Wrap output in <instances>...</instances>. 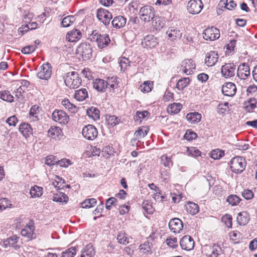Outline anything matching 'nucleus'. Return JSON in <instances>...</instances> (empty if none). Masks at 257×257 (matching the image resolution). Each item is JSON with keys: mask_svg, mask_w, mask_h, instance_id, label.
<instances>
[{"mask_svg": "<svg viewBox=\"0 0 257 257\" xmlns=\"http://www.w3.org/2000/svg\"><path fill=\"white\" fill-rule=\"evenodd\" d=\"M19 131L25 138L30 137L33 134V129L29 123H22L19 126Z\"/></svg>", "mask_w": 257, "mask_h": 257, "instance_id": "24", "label": "nucleus"}, {"mask_svg": "<svg viewBox=\"0 0 257 257\" xmlns=\"http://www.w3.org/2000/svg\"><path fill=\"white\" fill-rule=\"evenodd\" d=\"M37 46L36 45H28L24 48L21 50L22 53L24 54H29L33 52L36 49Z\"/></svg>", "mask_w": 257, "mask_h": 257, "instance_id": "57", "label": "nucleus"}, {"mask_svg": "<svg viewBox=\"0 0 257 257\" xmlns=\"http://www.w3.org/2000/svg\"><path fill=\"white\" fill-rule=\"evenodd\" d=\"M226 201L232 206H235L239 203L241 199L236 195H230L228 197Z\"/></svg>", "mask_w": 257, "mask_h": 257, "instance_id": "45", "label": "nucleus"}, {"mask_svg": "<svg viewBox=\"0 0 257 257\" xmlns=\"http://www.w3.org/2000/svg\"><path fill=\"white\" fill-rule=\"evenodd\" d=\"M206 249L210 251V252L206 253V256L208 257H217L222 252L221 247L218 244H214L212 246H207Z\"/></svg>", "mask_w": 257, "mask_h": 257, "instance_id": "21", "label": "nucleus"}, {"mask_svg": "<svg viewBox=\"0 0 257 257\" xmlns=\"http://www.w3.org/2000/svg\"><path fill=\"white\" fill-rule=\"evenodd\" d=\"M82 134L87 140H93L97 136L98 132L94 125L88 124L83 127Z\"/></svg>", "mask_w": 257, "mask_h": 257, "instance_id": "7", "label": "nucleus"}, {"mask_svg": "<svg viewBox=\"0 0 257 257\" xmlns=\"http://www.w3.org/2000/svg\"><path fill=\"white\" fill-rule=\"evenodd\" d=\"M153 85V81H144V82L140 85V89L142 92H149L152 90Z\"/></svg>", "mask_w": 257, "mask_h": 257, "instance_id": "38", "label": "nucleus"}, {"mask_svg": "<svg viewBox=\"0 0 257 257\" xmlns=\"http://www.w3.org/2000/svg\"><path fill=\"white\" fill-rule=\"evenodd\" d=\"M52 73L51 66L49 63H46L41 66V70L37 74L39 79L48 80L51 77Z\"/></svg>", "mask_w": 257, "mask_h": 257, "instance_id": "11", "label": "nucleus"}, {"mask_svg": "<svg viewBox=\"0 0 257 257\" xmlns=\"http://www.w3.org/2000/svg\"><path fill=\"white\" fill-rule=\"evenodd\" d=\"M96 204V200L95 198L86 199L81 203V207L84 208H89L94 206Z\"/></svg>", "mask_w": 257, "mask_h": 257, "instance_id": "42", "label": "nucleus"}, {"mask_svg": "<svg viewBox=\"0 0 257 257\" xmlns=\"http://www.w3.org/2000/svg\"><path fill=\"white\" fill-rule=\"evenodd\" d=\"M250 75V70L248 65L243 63L239 65L237 72V76L240 79L245 80Z\"/></svg>", "mask_w": 257, "mask_h": 257, "instance_id": "14", "label": "nucleus"}, {"mask_svg": "<svg viewBox=\"0 0 257 257\" xmlns=\"http://www.w3.org/2000/svg\"><path fill=\"white\" fill-rule=\"evenodd\" d=\"M58 160L56 159L55 157L53 155H50L46 158L45 164L48 166H52L55 163H57Z\"/></svg>", "mask_w": 257, "mask_h": 257, "instance_id": "61", "label": "nucleus"}, {"mask_svg": "<svg viewBox=\"0 0 257 257\" xmlns=\"http://www.w3.org/2000/svg\"><path fill=\"white\" fill-rule=\"evenodd\" d=\"M0 98L4 101H6L9 102H12L14 101L13 96L8 91L0 92Z\"/></svg>", "mask_w": 257, "mask_h": 257, "instance_id": "43", "label": "nucleus"}, {"mask_svg": "<svg viewBox=\"0 0 257 257\" xmlns=\"http://www.w3.org/2000/svg\"><path fill=\"white\" fill-rule=\"evenodd\" d=\"M86 113L89 117H92L94 120L99 118V110L95 107L92 106L88 108Z\"/></svg>", "mask_w": 257, "mask_h": 257, "instance_id": "32", "label": "nucleus"}, {"mask_svg": "<svg viewBox=\"0 0 257 257\" xmlns=\"http://www.w3.org/2000/svg\"><path fill=\"white\" fill-rule=\"evenodd\" d=\"M97 17L105 25H108L112 18L111 14L104 9H99L97 10Z\"/></svg>", "mask_w": 257, "mask_h": 257, "instance_id": "10", "label": "nucleus"}, {"mask_svg": "<svg viewBox=\"0 0 257 257\" xmlns=\"http://www.w3.org/2000/svg\"><path fill=\"white\" fill-rule=\"evenodd\" d=\"M220 37L219 30L213 27L206 29L203 32V38L206 40L213 41Z\"/></svg>", "mask_w": 257, "mask_h": 257, "instance_id": "8", "label": "nucleus"}, {"mask_svg": "<svg viewBox=\"0 0 257 257\" xmlns=\"http://www.w3.org/2000/svg\"><path fill=\"white\" fill-rule=\"evenodd\" d=\"M182 108V105L180 103H173L170 104L167 108V111L171 114L179 113Z\"/></svg>", "mask_w": 257, "mask_h": 257, "instance_id": "27", "label": "nucleus"}, {"mask_svg": "<svg viewBox=\"0 0 257 257\" xmlns=\"http://www.w3.org/2000/svg\"><path fill=\"white\" fill-rule=\"evenodd\" d=\"M232 216L229 214H225L221 218V221L228 228L232 227Z\"/></svg>", "mask_w": 257, "mask_h": 257, "instance_id": "53", "label": "nucleus"}, {"mask_svg": "<svg viewBox=\"0 0 257 257\" xmlns=\"http://www.w3.org/2000/svg\"><path fill=\"white\" fill-rule=\"evenodd\" d=\"M167 244L170 247L175 248L178 246L177 238L175 237H170L166 239Z\"/></svg>", "mask_w": 257, "mask_h": 257, "instance_id": "58", "label": "nucleus"}, {"mask_svg": "<svg viewBox=\"0 0 257 257\" xmlns=\"http://www.w3.org/2000/svg\"><path fill=\"white\" fill-rule=\"evenodd\" d=\"M126 22V19L122 16L115 17L111 22L113 27L116 29H119L123 27Z\"/></svg>", "mask_w": 257, "mask_h": 257, "instance_id": "22", "label": "nucleus"}, {"mask_svg": "<svg viewBox=\"0 0 257 257\" xmlns=\"http://www.w3.org/2000/svg\"><path fill=\"white\" fill-rule=\"evenodd\" d=\"M203 5L201 0H190L187 4L188 12L193 15L199 14L203 9Z\"/></svg>", "mask_w": 257, "mask_h": 257, "instance_id": "5", "label": "nucleus"}, {"mask_svg": "<svg viewBox=\"0 0 257 257\" xmlns=\"http://www.w3.org/2000/svg\"><path fill=\"white\" fill-rule=\"evenodd\" d=\"M149 129L147 127H139L135 133V137L136 139H140L145 137L148 134Z\"/></svg>", "mask_w": 257, "mask_h": 257, "instance_id": "35", "label": "nucleus"}, {"mask_svg": "<svg viewBox=\"0 0 257 257\" xmlns=\"http://www.w3.org/2000/svg\"><path fill=\"white\" fill-rule=\"evenodd\" d=\"M148 114V112L144 111L142 112L137 111L136 115L134 116V119L136 121H139L141 122L143 118H145Z\"/></svg>", "mask_w": 257, "mask_h": 257, "instance_id": "55", "label": "nucleus"}, {"mask_svg": "<svg viewBox=\"0 0 257 257\" xmlns=\"http://www.w3.org/2000/svg\"><path fill=\"white\" fill-rule=\"evenodd\" d=\"M61 103L66 109H67L71 112L75 113L77 111V107L71 103L68 99L63 100Z\"/></svg>", "mask_w": 257, "mask_h": 257, "instance_id": "37", "label": "nucleus"}, {"mask_svg": "<svg viewBox=\"0 0 257 257\" xmlns=\"http://www.w3.org/2000/svg\"><path fill=\"white\" fill-rule=\"evenodd\" d=\"M228 103L226 102L224 103L219 104L217 107V111L219 114H223L228 109Z\"/></svg>", "mask_w": 257, "mask_h": 257, "instance_id": "52", "label": "nucleus"}, {"mask_svg": "<svg viewBox=\"0 0 257 257\" xmlns=\"http://www.w3.org/2000/svg\"><path fill=\"white\" fill-rule=\"evenodd\" d=\"M76 248L75 247H71L63 251L60 257H74L76 254Z\"/></svg>", "mask_w": 257, "mask_h": 257, "instance_id": "46", "label": "nucleus"}, {"mask_svg": "<svg viewBox=\"0 0 257 257\" xmlns=\"http://www.w3.org/2000/svg\"><path fill=\"white\" fill-rule=\"evenodd\" d=\"M52 118L61 124H66L69 120L68 115L61 110H55L52 113Z\"/></svg>", "mask_w": 257, "mask_h": 257, "instance_id": "9", "label": "nucleus"}, {"mask_svg": "<svg viewBox=\"0 0 257 257\" xmlns=\"http://www.w3.org/2000/svg\"><path fill=\"white\" fill-rule=\"evenodd\" d=\"M53 200L60 203H66L68 200V197L63 192H58L54 194Z\"/></svg>", "mask_w": 257, "mask_h": 257, "instance_id": "33", "label": "nucleus"}, {"mask_svg": "<svg viewBox=\"0 0 257 257\" xmlns=\"http://www.w3.org/2000/svg\"><path fill=\"white\" fill-rule=\"evenodd\" d=\"M166 33L172 40L177 38H180L182 36V33L180 32V30L174 27L170 28Z\"/></svg>", "mask_w": 257, "mask_h": 257, "instance_id": "28", "label": "nucleus"}, {"mask_svg": "<svg viewBox=\"0 0 257 257\" xmlns=\"http://www.w3.org/2000/svg\"><path fill=\"white\" fill-rule=\"evenodd\" d=\"M106 123L111 126H114L118 123V118L114 115H110L106 119Z\"/></svg>", "mask_w": 257, "mask_h": 257, "instance_id": "59", "label": "nucleus"}, {"mask_svg": "<svg viewBox=\"0 0 257 257\" xmlns=\"http://www.w3.org/2000/svg\"><path fill=\"white\" fill-rule=\"evenodd\" d=\"M161 164L165 167H170L173 165V162L171 157H169L167 155H163L161 157Z\"/></svg>", "mask_w": 257, "mask_h": 257, "instance_id": "47", "label": "nucleus"}, {"mask_svg": "<svg viewBox=\"0 0 257 257\" xmlns=\"http://www.w3.org/2000/svg\"><path fill=\"white\" fill-rule=\"evenodd\" d=\"M180 244L183 249L190 250L193 248L195 242L191 236L186 235L180 239Z\"/></svg>", "mask_w": 257, "mask_h": 257, "instance_id": "12", "label": "nucleus"}, {"mask_svg": "<svg viewBox=\"0 0 257 257\" xmlns=\"http://www.w3.org/2000/svg\"><path fill=\"white\" fill-rule=\"evenodd\" d=\"M186 118L191 123L196 124L201 120V114L196 111L190 112L186 115Z\"/></svg>", "mask_w": 257, "mask_h": 257, "instance_id": "23", "label": "nucleus"}, {"mask_svg": "<svg viewBox=\"0 0 257 257\" xmlns=\"http://www.w3.org/2000/svg\"><path fill=\"white\" fill-rule=\"evenodd\" d=\"M48 136L53 139H57L62 136V131L59 127H51L48 131Z\"/></svg>", "mask_w": 257, "mask_h": 257, "instance_id": "25", "label": "nucleus"}, {"mask_svg": "<svg viewBox=\"0 0 257 257\" xmlns=\"http://www.w3.org/2000/svg\"><path fill=\"white\" fill-rule=\"evenodd\" d=\"M242 196L246 200H249L253 197V192L248 189L244 190L241 193Z\"/></svg>", "mask_w": 257, "mask_h": 257, "instance_id": "64", "label": "nucleus"}, {"mask_svg": "<svg viewBox=\"0 0 257 257\" xmlns=\"http://www.w3.org/2000/svg\"><path fill=\"white\" fill-rule=\"evenodd\" d=\"M256 100L254 98H250L248 101V104L245 106V109L247 112L252 111L256 107Z\"/></svg>", "mask_w": 257, "mask_h": 257, "instance_id": "51", "label": "nucleus"}, {"mask_svg": "<svg viewBox=\"0 0 257 257\" xmlns=\"http://www.w3.org/2000/svg\"><path fill=\"white\" fill-rule=\"evenodd\" d=\"M139 15L141 19L145 22H149L152 20L157 21V18H155L154 12L151 6H145L141 8Z\"/></svg>", "mask_w": 257, "mask_h": 257, "instance_id": "4", "label": "nucleus"}, {"mask_svg": "<svg viewBox=\"0 0 257 257\" xmlns=\"http://www.w3.org/2000/svg\"><path fill=\"white\" fill-rule=\"evenodd\" d=\"M118 63L121 71L124 72L130 66L131 61L128 58L124 57L119 58Z\"/></svg>", "mask_w": 257, "mask_h": 257, "instance_id": "36", "label": "nucleus"}, {"mask_svg": "<svg viewBox=\"0 0 257 257\" xmlns=\"http://www.w3.org/2000/svg\"><path fill=\"white\" fill-rule=\"evenodd\" d=\"M34 230V226L26 227L22 230L21 233L23 236H26L28 238H31L32 237Z\"/></svg>", "mask_w": 257, "mask_h": 257, "instance_id": "41", "label": "nucleus"}, {"mask_svg": "<svg viewBox=\"0 0 257 257\" xmlns=\"http://www.w3.org/2000/svg\"><path fill=\"white\" fill-rule=\"evenodd\" d=\"M186 211L190 214L195 215L197 214L199 210L198 205L192 202H189L185 206Z\"/></svg>", "mask_w": 257, "mask_h": 257, "instance_id": "29", "label": "nucleus"}, {"mask_svg": "<svg viewBox=\"0 0 257 257\" xmlns=\"http://www.w3.org/2000/svg\"><path fill=\"white\" fill-rule=\"evenodd\" d=\"M76 53L80 55L83 60H89L92 56V47L89 43H81L77 47Z\"/></svg>", "mask_w": 257, "mask_h": 257, "instance_id": "3", "label": "nucleus"}, {"mask_svg": "<svg viewBox=\"0 0 257 257\" xmlns=\"http://www.w3.org/2000/svg\"><path fill=\"white\" fill-rule=\"evenodd\" d=\"M158 44L157 38L153 35H148L144 38L142 44L150 48L156 47Z\"/></svg>", "mask_w": 257, "mask_h": 257, "instance_id": "18", "label": "nucleus"}, {"mask_svg": "<svg viewBox=\"0 0 257 257\" xmlns=\"http://www.w3.org/2000/svg\"><path fill=\"white\" fill-rule=\"evenodd\" d=\"M224 156V151L220 149H215L211 152V157L214 160L219 159Z\"/></svg>", "mask_w": 257, "mask_h": 257, "instance_id": "44", "label": "nucleus"}, {"mask_svg": "<svg viewBox=\"0 0 257 257\" xmlns=\"http://www.w3.org/2000/svg\"><path fill=\"white\" fill-rule=\"evenodd\" d=\"M118 242L122 244H126L128 243V239L127 238L126 234L124 232L119 233L117 236Z\"/></svg>", "mask_w": 257, "mask_h": 257, "instance_id": "50", "label": "nucleus"}, {"mask_svg": "<svg viewBox=\"0 0 257 257\" xmlns=\"http://www.w3.org/2000/svg\"><path fill=\"white\" fill-rule=\"evenodd\" d=\"M12 207V204L7 198H3L0 199V210H4Z\"/></svg>", "mask_w": 257, "mask_h": 257, "instance_id": "48", "label": "nucleus"}, {"mask_svg": "<svg viewBox=\"0 0 257 257\" xmlns=\"http://www.w3.org/2000/svg\"><path fill=\"white\" fill-rule=\"evenodd\" d=\"M19 237L17 235H13L8 238L4 241V245L6 248L13 247L16 249L19 248L20 246L18 244V241Z\"/></svg>", "mask_w": 257, "mask_h": 257, "instance_id": "19", "label": "nucleus"}, {"mask_svg": "<svg viewBox=\"0 0 257 257\" xmlns=\"http://www.w3.org/2000/svg\"><path fill=\"white\" fill-rule=\"evenodd\" d=\"M39 106L37 105H33L30 109V115L31 117H32V119L33 120H38V117L37 115H36L38 113Z\"/></svg>", "mask_w": 257, "mask_h": 257, "instance_id": "56", "label": "nucleus"}, {"mask_svg": "<svg viewBox=\"0 0 257 257\" xmlns=\"http://www.w3.org/2000/svg\"><path fill=\"white\" fill-rule=\"evenodd\" d=\"M81 32L77 29H74L68 33L66 39L69 42H75L78 41L81 37Z\"/></svg>", "mask_w": 257, "mask_h": 257, "instance_id": "20", "label": "nucleus"}, {"mask_svg": "<svg viewBox=\"0 0 257 257\" xmlns=\"http://www.w3.org/2000/svg\"><path fill=\"white\" fill-rule=\"evenodd\" d=\"M95 255V250L92 245H87L83 250L82 251L80 257H93Z\"/></svg>", "mask_w": 257, "mask_h": 257, "instance_id": "26", "label": "nucleus"}, {"mask_svg": "<svg viewBox=\"0 0 257 257\" xmlns=\"http://www.w3.org/2000/svg\"><path fill=\"white\" fill-rule=\"evenodd\" d=\"M88 39L92 42H96L101 49L107 46L110 41L108 35L98 34L96 31H93Z\"/></svg>", "mask_w": 257, "mask_h": 257, "instance_id": "1", "label": "nucleus"}, {"mask_svg": "<svg viewBox=\"0 0 257 257\" xmlns=\"http://www.w3.org/2000/svg\"><path fill=\"white\" fill-rule=\"evenodd\" d=\"M65 80H79V76L77 72L72 71L68 72L64 77Z\"/></svg>", "mask_w": 257, "mask_h": 257, "instance_id": "54", "label": "nucleus"}, {"mask_svg": "<svg viewBox=\"0 0 257 257\" xmlns=\"http://www.w3.org/2000/svg\"><path fill=\"white\" fill-rule=\"evenodd\" d=\"M249 221L248 215L246 212H239L237 217V221L240 225H245Z\"/></svg>", "mask_w": 257, "mask_h": 257, "instance_id": "31", "label": "nucleus"}, {"mask_svg": "<svg viewBox=\"0 0 257 257\" xmlns=\"http://www.w3.org/2000/svg\"><path fill=\"white\" fill-rule=\"evenodd\" d=\"M236 66L233 63H227L222 66L221 73L225 78L234 76Z\"/></svg>", "mask_w": 257, "mask_h": 257, "instance_id": "13", "label": "nucleus"}, {"mask_svg": "<svg viewBox=\"0 0 257 257\" xmlns=\"http://www.w3.org/2000/svg\"><path fill=\"white\" fill-rule=\"evenodd\" d=\"M169 228L174 233H179L183 229V224L178 218L172 219L169 223Z\"/></svg>", "mask_w": 257, "mask_h": 257, "instance_id": "15", "label": "nucleus"}, {"mask_svg": "<svg viewBox=\"0 0 257 257\" xmlns=\"http://www.w3.org/2000/svg\"><path fill=\"white\" fill-rule=\"evenodd\" d=\"M236 87L234 83L231 82H226L222 87V93L227 96H233L236 93Z\"/></svg>", "mask_w": 257, "mask_h": 257, "instance_id": "16", "label": "nucleus"}, {"mask_svg": "<svg viewBox=\"0 0 257 257\" xmlns=\"http://www.w3.org/2000/svg\"><path fill=\"white\" fill-rule=\"evenodd\" d=\"M93 87L98 91L103 92L108 87V81H93Z\"/></svg>", "mask_w": 257, "mask_h": 257, "instance_id": "34", "label": "nucleus"}, {"mask_svg": "<svg viewBox=\"0 0 257 257\" xmlns=\"http://www.w3.org/2000/svg\"><path fill=\"white\" fill-rule=\"evenodd\" d=\"M142 208L148 214H152L154 212V209L151 203L148 200H145L142 203Z\"/></svg>", "mask_w": 257, "mask_h": 257, "instance_id": "49", "label": "nucleus"}, {"mask_svg": "<svg viewBox=\"0 0 257 257\" xmlns=\"http://www.w3.org/2000/svg\"><path fill=\"white\" fill-rule=\"evenodd\" d=\"M75 20V18L73 16H68L64 17L62 22L61 25L63 27H68L72 24Z\"/></svg>", "mask_w": 257, "mask_h": 257, "instance_id": "39", "label": "nucleus"}, {"mask_svg": "<svg viewBox=\"0 0 257 257\" xmlns=\"http://www.w3.org/2000/svg\"><path fill=\"white\" fill-rule=\"evenodd\" d=\"M87 97L88 93L85 88H82L75 91L74 98L78 101H83Z\"/></svg>", "mask_w": 257, "mask_h": 257, "instance_id": "30", "label": "nucleus"}, {"mask_svg": "<svg viewBox=\"0 0 257 257\" xmlns=\"http://www.w3.org/2000/svg\"><path fill=\"white\" fill-rule=\"evenodd\" d=\"M196 137L197 134L191 130H187L184 136V138L188 141L195 139Z\"/></svg>", "mask_w": 257, "mask_h": 257, "instance_id": "60", "label": "nucleus"}, {"mask_svg": "<svg viewBox=\"0 0 257 257\" xmlns=\"http://www.w3.org/2000/svg\"><path fill=\"white\" fill-rule=\"evenodd\" d=\"M116 199L114 197H110L106 201L105 207L108 210H110L112 208V205L115 206V202Z\"/></svg>", "mask_w": 257, "mask_h": 257, "instance_id": "63", "label": "nucleus"}, {"mask_svg": "<svg viewBox=\"0 0 257 257\" xmlns=\"http://www.w3.org/2000/svg\"><path fill=\"white\" fill-rule=\"evenodd\" d=\"M65 85L71 89L78 88L81 85L80 81H64Z\"/></svg>", "mask_w": 257, "mask_h": 257, "instance_id": "62", "label": "nucleus"}, {"mask_svg": "<svg viewBox=\"0 0 257 257\" xmlns=\"http://www.w3.org/2000/svg\"><path fill=\"white\" fill-rule=\"evenodd\" d=\"M218 55L215 51H210L206 54L205 59V63L208 67L214 65L217 62Z\"/></svg>", "mask_w": 257, "mask_h": 257, "instance_id": "17", "label": "nucleus"}, {"mask_svg": "<svg viewBox=\"0 0 257 257\" xmlns=\"http://www.w3.org/2000/svg\"><path fill=\"white\" fill-rule=\"evenodd\" d=\"M229 165L232 171L235 173H240L245 169L246 161L244 158L237 156L230 160Z\"/></svg>", "mask_w": 257, "mask_h": 257, "instance_id": "2", "label": "nucleus"}, {"mask_svg": "<svg viewBox=\"0 0 257 257\" xmlns=\"http://www.w3.org/2000/svg\"><path fill=\"white\" fill-rule=\"evenodd\" d=\"M43 188L41 187L35 186L31 188L30 193L32 197H38L41 196L42 194Z\"/></svg>", "mask_w": 257, "mask_h": 257, "instance_id": "40", "label": "nucleus"}, {"mask_svg": "<svg viewBox=\"0 0 257 257\" xmlns=\"http://www.w3.org/2000/svg\"><path fill=\"white\" fill-rule=\"evenodd\" d=\"M196 65L192 59H185L181 64L180 70L186 75H191L195 69Z\"/></svg>", "mask_w": 257, "mask_h": 257, "instance_id": "6", "label": "nucleus"}]
</instances>
